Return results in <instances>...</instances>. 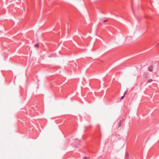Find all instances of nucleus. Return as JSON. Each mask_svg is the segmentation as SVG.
I'll return each instance as SVG.
<instances>
[{
	"label": "nucleus",
	"instance_id": "39448f33",
	"mask_svg": "<svg viewBox=\"0 0 159 159\" xmlns=\"http://www.w3.org/2000/svg\"><path fill=\"white\" fill-rule=\"evenodd\" d=\"M34 46L35 47H38L39 46V45L38 44H36L34 45Z\"/></svg>",
	"mask_w": 159,
	"mask_h": 159
},
{
	"label": "nucleus",
	"instance_id": "0eeeda50",
	"mask_svg": "<svg viewBox=\"0 0 159 159\" xmlns=\"http://www.w3.org/2000/svg\"><path fill=\"white\" fill-rule=\"evenodd\" d=\"M129 156H128V155H127L126 156V159H129Z\"/></svg>",
	"mask_w": 159,
	"mask_h": 159
},
{
	"label": "nucleus",
	"instance_id": "6e6552de",
	"mask_svg": "<svg viewBox=\"0 0 159 159\" xmlns=\"http://www.w3.org/2000/svg\"><path fill=\"white\" fill-rule=\"evenodd\" d=\"M125 96H124V95L123 96H122V97H121V99H123V98H124Z\"/></svg>",
	"mask_w": 159,
	"mask_h": 159
},
{
	"label": "nucleus",
	"instance_id": "9d476101",
	"mask_svg": "<svg viewBox=\"0 0 159 159\" xmlns=\"http://www.w3.org/2000/svg\"><path fill=\"white\" fill-rule=\"evenodd\" d=\"M107 21V20H104L103 21V22H104V23H105V22H106Z\"/></svg>",
	"mask_w": 159,
	"mask_h": 159
},
{
	"label": "nucleus",
	"instance_id": "1a4fd4ad",
	"mask_svg": "<svg viewBox=\"0 0 159 159\" xmlns=\"http://www.w3.org/2000/svg\"><path fill=\"white\" fill-rule=\"evenodd\" d=\"M83 159H87L88 158V157H85L84 158H83Z\"/></svg>",
	"mask_w": 159,
	"mask_h": 159
},
{
	"label": "nucleus",
	"instance_id": "20e7f679",
	"mask_svg": "<svg viewBox=\"0 0 159 159\" xmlns=\"http://www.w3.org/2000/svg\"><path fill=\"white\" fill-rule=\"evenodd\" d=\"M153 81V80L152 79H149V80L147 82V83H150Z\"/></svg>",
	"mask_w": 159,
	"mask_h": 159
},
{
	"label": "nucleus",
	"instance_id": "f03ea898",
	"mask_svg": "<svg viewBox=\"0 0 159 159\" xmlns=\"http://www.w3.org/2000/svg\"><path fill=\"white\" fill-rule=\"evenodd\" d=\"M80 140H78V143L77 144H76V145H74L73 143H72V146L75 147H78V146H79V145L80 144Z\"/></svg>",
	"mask_w": 159,
	"mask_h": 159
},
{
	"label": "nucleus",
	"instance_id": "f257e3e1",
	"mask_svg": "<svg viewBox=\"0 0 159 159\" xmlns=\"http://www.w3.org/2000/svg\"><path fill=\"white\" fill-rule=\"evenodd\" d=\"M153 66L152 65H151L148 67V70L150 71H152L153 70Z\"/></svg>",
	"mask_w": 159,
	"mask_h": 159
},
{
	"label": "nucleus",
	"instance_id": "7ed1b4c3",
	"mask_svg": "<svg viewBox=\"0 0 159 159\" xmlns=\"http://www.w3.org/2000/svg\"><path fill=\"white\" fill-rule=\"evenodd\" d=\"M123 120H120L119 123V124H118V127H120L121 125V124H122V123L123 122Z\"/></svg>",
	"mask_w": 159,
	"mask_h": 159
},
{
	"label": "nucleus",
	"instance_id": "423d86ee",
	"mask_svg": "<svg viewBox=\"0 0 159 159\" xmlns=\"http://www.w3.org/2000/svg\"><path fill=\"white\" fill-rule=\"evenodd\" d=\"M127 90H126V91H125V92L124 93V96H125V95L126 94H127Z\"/></svg>",
	"mask_w": 159,
	"mask_h": 159
}]
</instances>
